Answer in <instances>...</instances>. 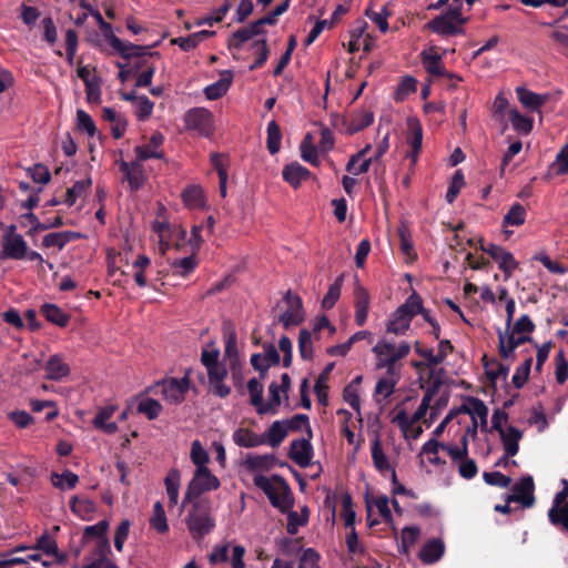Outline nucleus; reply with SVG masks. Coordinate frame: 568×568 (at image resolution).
<instances>
[{"instance_id":"bb28decb","label":"nucleus","mask_w":568,"mask_h":568,"mask_svg":"<svg viewBox=\"0 0 568 568\" xmlns=\"http://www.w3.org/2000/svg\"><path fill=\"white\" fill-rule=\"evenodd\" d=\"M233 81V73L230 70H225L221 73V79L216 82L207 85L204 89V94L207 100H217L223 97L230 89Z\"/></svg>"},{"instance_id":"58836bf2","label":"nucleus","mask_w":568,"mask_h":568,"mask_svg":"<svg viewBox=\"0 0 568 568\" xmlns=\"http://www.w3.org/2000/svg\"><path fill=\"white\" fill-rule=\"evenodd\" d=\"M310 517V509L307 506H304L301 509V513L291 510L287 514V526L286 530L290 535H295L298 531V528L307 525Z\"/></svg>"},{"instance_id":"4c0bfd02","label":"nucleus","mask_w":568,"mask_h":568,"mask_svg":"<svg viewBox=\"0 0 568 568\" xmlns=\"http://www.w3.org/2000/svg\"><path fill=\"white\" fill-rule=\"evenodd\" d=\"M172 274L181 277L189 276L197 266L195 255L178 258L171 262Z\"/></svg>"},{"instance_id":"c85d7f7f","label":"nucleus","mask_w":568,"mask_h":568,"mask_svg":"<svg viewBox=\"0 0 568 568\" xmlns=\"http://www.w3.org/2000/svg\"><path fill=\"white\" fill-rule=\"evenodd\" d=\"M71 511L82 520H91L97 510L95 503L89 498L73 496L70 499Z\"/></svg>"},{"instance_id":"3c124183","label":"nucleus","mask_w":568,"mask_h":568,"mask_svg":"<svg viewBox=\"0 0 568 568\" xmlns=\"http://www.w3.org/2000/svg\"><path fill=\"white\" fill-rule=\"evenodd\" d=\"M281 129L273 120L267 124V150L271 154H275L281 148Z\"/></svg>"},{"instance_id":"de8ad7c7","label":"nucleus","mask_w":568,"mask_h":568,"mask_svg":"<svg viewBox=\"0 0 568 568\" xmlns=\"http://www.w3.org/2000/svg\"><path fill=\"white\" fill-rule=\"evenodd\" d=\"M91 184V179L77 181L71 187L67 190V196L64 202L69 206H72L75 203V201L90 189Z\"/></svg>"},{"instance_id":"5fc2aeb1","label":"nucleus","mask_w":568,"mask_h":568,"mask_svg":"<svg viewBox=\"0 0 568 568\" xmlns=\"http://www.w3.org/2000/svg\"><path fill=\"white\" fill-rule=\"evenodd\" d=\"M298 351L303 359L311 361L313 358L314 349L312 343V332L302 329L298 336Z\"/></svg>"},{"instance_id":"6e6552de","label":"nucleus","mask_w":568,"mask_h":568,"mask_svg":"<svg viewBox=\"0 0 568 568\" xmlns=\"http://www.w3.org/2000/svg\"><path fill=\"white\" fill-rule=\"evenodd\" d=\"M160 388L163 398L173 405L181 404L190 389V371L187 369L182 378H163L155 384Z\"/></svg>"},{"instance_id":"6ab92c4d","label":"nucleus","mask_w":568,"mask_h":568,"mask_svg":"<svg viewBox=\"0 0 568 568\" xmlns=\"http://www.w3.org/2000/svg\"><path fill=\"white\" fill-rule=\"evenodd\" d=\"M425 28L439 36H456L464 33V29L453 21L449 16L440 14L430 20Z\"/></svg>"},{"instance_id":"774afa93","label":"nucleus","mask_w":568,"mask_h":568,"mask_svg":"<svg viewBox=\"0 0 568 568\" xmlns=\"http://www.w3.org/2000/svg\"><path fill=\"white\" fill-rule=\"evenodd\" d=\"M549 38L560 47V51L568 57V27L560 26L549 33Z\"/></svg>"},{"instance_id":"5701e85b","label":"nucleus","mask_w":568,"mask_h":568,"mask_svg":"<svg viewBox=\"0 0 568 568\" xmlns=\"http://www.w3.org/2000/svg\"><path fill=\"white\" fill-rule=\"evenodd\" d=\"M374 121V113L368 109H361L352 112L348 116L346 134H354L371 125Z\"/></svg>"},{"instance_id":"a878e982","label":"nucleus","mask_w":568,"mask_h":568,"mask_svg":"<svg viewBox=\"0 0 568 568\" xmlns=\"http://www.w3.org/2000/svg\"><path fill=\"white\" fill-rule=\"evenodd\" d=\"M233 442L244 448H254L265 444L263 435L254 433L248 428H237L232 435Z\"/></svg>"},{"instance_id":"e433bc0d","label":"nucleus","mask_w":568,"mask_h":568,"mask_svg":"<svg viewBox=\"0 0 568 568\" xmlns=\"http://www.w3.org/2000/svg\"><path fill=\"white\" fill-rule=\"evenodd\" d=\"M40 312L47 321L60 327H65L69 324L70 316L54 304L42 305Z\"/></svg>"},{"instance_id":"1a4fd4ad","label":"nucleus","mask_w":568,"mask_h":568,"mask_svg":"<svg viewBox=\"0 0 568 568\" xmlns=\"http://www.w3.org/2000/svg\"><path fill=\"white\" fill-rule=\"evenodd\" d=\"M184 123L187 130L196 131L203 136L213 132V114L205 108H193L184 114Z\"/></svg>"},{"instance_id":"0eeeda50","label":"nucleus","mask_w":568,"mask_h":568,"mask_svg":"<svg viewBox=\"0 0 568 568\" xmlns=\"http://www.w3.org/2000/svg\"><path fill=\"white\" fill-rule=\"evenodd\" d=\"M220 479L209 468H196L187 484L182 507L185 508L190 499H203V494L220 488Z\"/></svg>"},{"instance_id":"dca6fc26","label":"nucleus","mask_w":568,"mask_h":568,"mask_svg":"<svg viewBox=\"0 0 568 568\" xmlns=\"http://www.w3.org/2000/svg\"><path fill=\"white\" fill-rule=\"evenodd\" d=\"M141 162L142 161H139L138 159L132 162H126L124 160L119 162V168L123 173V179L128 181L131 190L133 191L139 190L144 182L143 165Z\"/></svg>"},{"instance_id":"473e14b6","label":"nucleus","mask_w":568,"mask_h":568,"mask_svg":"<svg viewBox=\"0 0 568 568\" xmlns=\"http://www.w3.org/2000/svg\"><path fill=\"white\" fill-rule=\"evenodd\" d=\"M165 489L169 497V506L173 507L179 503V490L181 485V474L178 469H171L165 479Z\"/></svg>"},{"instance_id":"338daca9","label":"nucleus","mask_w":568,"mask_h":568,"mask_svg":"<svg viewBox=\"0 0 568 568\" xmlns=\"http://www.w3.org/2000/svg\"><path fill=\"white\" fill-rule=\"evenodd\" d=\"M134 105V113L140 121H145L149 119L154 108V103L145 95L139 97Z\"/></svg>"},{"instance_id":"e2e57ef3","label":"nucleus","mask_w":568,"mask_h":568,"mask_svg":"<svg viewBox=\"0 0 568 568\" xmlns=\"http://www.w3.org/2000/svg\"><path fill=\"white\" fill-rule=\"evenodd\" d=\"M77 125L79 130L85 132L90 138L94 136L97 133L93 119L83 110L77 111Z\"/></svg>"},{"instance_id":"c756f323","label":"nucleus","mask_w":568,"mask_h":568,"mask_svg":"<svg viewBox=\"0 0 568 568\" xmlns=\"http://www.w3.org/2000/svg\"><path fill=\"white\" fill-rule=\"evenodd\" d=\"M460 410L473 417L474 428L477 427L476 418H479L483 428L487 426L488 408L481 399L471 397L469 405H462Z\"/></svg>"},{"instance_id":"423d86ee","label":"nucleus","mask_w":568,"mask_h":568,"mask_svg":"<svg viewBox=\"0 0 568 568\" xmlns=\"http://www.w3.org/2000/svg\"><path fill=\"white\" fill-rule=\"evenodd\" d=\"M420 311V296L413 292L408 298L396 308L386 325V332L395 335H404L410 327L412 320Z\"/></svg>"},{"instance_id":"9d476101","label":"nucleus","mask_w":568,"mask_h":568,"mask_svg":"<svg viewBox=\"0 0 568 568\" xmlns=\"http://www.w3.org/2000/svg\"><path fill=\"white\" fill-rule=\"evenodd\" d=\"M284 302L287 308L280 315V323L284 328L300 325L304 321L302 298L292 291H287L284 295Z\"/></svg>"},{"instance_id":"4468645a","label":"nucleus","mask_w":568,"mask_h":568,"mask_svg":"<svg viewBox=\"0 0 568 568\" xmlns=\"http://www.w3.org/2000/svg\"><path fill=\"white\" fill-rule=\"evenodd\" d=\"M354 320L357 326H363L368 317L371 307V295L368 291L356 282L354 287Z\"/></svg>"},{"instance_id":"2f4dec72","label":"nucleus","mask_w":568,"mask_h":568,"mask_svg":"<svg viewBox=\"0 0 568 568\" xmlns=\"http://www.w3.org/2000/svg\"><path fill=\"white\" fill-rule=\"evenodd\" d=\"M519 102L530 111H537L546 102L547 95L537 94L524 87L516 89Z\"/></svg>"},{"instance_id":"c9c22d12","label":"nucleus","mask_w":568,"mask_h":568,"mask_svg":"<svg viewBox=\"0 0 568 568\" xmlns=\"http://www.w3.org/2000/svg\"><path fill=\"white\" fill-rule=\"evenodd\" d=\"M276 457L273 454L266 455H247L245 466L248 470H270L274 467Z\"/></svg>"},{"instance_id":"a19ab883","label":"nucleus","mask_w":568,"mask_h":568,"mask_svg":"<svg viewBox=\"0 0 568 568\" xmlns=\"http://www.w3.org/2000/svg\"><path fill=\"white\" fill-rule=\"evenodd\" d=\"M150 526L160 534H164L169 530L165 510L161 501H156L153 505L152 516L150 517Z\"/></svg>"},{"instance_id":"7c9ffc66","label":"nucleus","mask_w":568,"mask_h":568,"mask_svg":"<svg viewBox=\"0 0 568 568\" xmlns=\"http://www.w3.org/2000/svg\"><path fill=\"white\" fill-rule=\"evenodd\" d=\"M45 377L51 381H59L68 376L70 367L65 364L62 357L58 354L50 356L45 364Z\"/></svg>"},{"instance_id":"2eb2a0df","label":"nucleus","mask_w":568,"mask_h":568,"mask_svg":"<svg viewBox=\"0 0 568 568\" xmlns=\"http://www.w3.org/2000/svg\"><path fill=\"white\" fill-rule=\"evenodd\" d=\"M288 457L302 468L311 465L313 446L311 438L295 439L290 445Z\"/></svg>"},{"instance_id":"69168bd1","label":"nucleus","mask_w":568,"mask_h":568,"mask_svg":"<svg viewBox=\"0 0 568 568\" xmlns=\"http://www.w3.org/2000/svg\"><path fill=\"white\" fill-rule=\"evenodd\" d=\"M555 375L558 384L562 385L568 379V361L562 351H559L555 357Z\"/></svg>"},{"instance_id":"7ed1b4c3","label":"nucleus","mask_w":568,"mask_h":568,"mask_svg":"<svg viewBox=\"0 0 568 568\" xmlns=\"http://www.w3.org/2000/svg\"><path fill=\"white\" fill-rule=\"evenodd\" d=\"M201 363L206 369L213 394L221 398L229 396L231 388L224 384V379L227 377V369L220 362V351L217 348L202 349Z\"/></svg>"},{"instance_id":"412c9836","label":"nucleus","mask_w":568,"mask_h":568,"mask_svg":"<svg viewBox=\"0 0 568 568\" xmlns=\"http://www.w3.org/2000/svg\"><path fill=\"white\" fill-rule=\"evenodd\" d=\"M445 554V544L442 539L433 538L428 540L419 550L418 558L427 565L435 564L442 559Z\"/></svg>"},{"instance_id":"8fccbe9b","label":"nucleus","mask_w":568,"mask_h":568,"mask_svg":"<svg viewBox=\"0 0 568 568\" xmlns=\"http://www.w3.org/2000/svg\"><path fill=\"white\" fill-rule=\"evenodd\" d=\"M224 357L229 359L231 369H235L240 363L235 333H230L225 338Z\"/></svg>"},{"instance_id":"c03bdc74","label":"nucleus","mask_w":568,"mask_h":568,"mask_svg":"<svg viewBox=\"0 0 568 568\" xmlns=\"http://www.w3.org/2000/svg\"><path fill=\"white\" fill-rule=\"evenodd\" d=\"M280 390L281 388L277 383H271L268 386L270 398L267 403H263V406H261L260 415L275 414L277 412V407L281 405Z\"/></svg>"},{"instance_id":"f03ea898","label":"nucleus","mask_w":568,"mask_h":568,"mask_svg":"<svg viewBox=\"0 0 568 568\" xmlns=\"http://www.w3.org/2000/svg\"><path fill=\"white\" fill-rule=\"evenodd\" d=\"M253 483L267 496L270 503L281 511H286L293 507L292 491L283 477L274 475L268 478L262 474H256Z\"/></svg>"},{"instance_id":"4d7b16f0","label":"nucleus","mask_w":568,"mask_h":568,"mask_svg":"<svg viewBox=\"0 0 568 568\" xmlns=\"http://www.w3.org/2000/svg\"><path fill=\"white\" fill-rule=\"evenodd\" d=\"M548 519L551 525L568 531V505L560 508H549Z\"/></svg>"},{"instance_id":"a18cd8bd","label":"nucleus","mask_w":568,"mask_h":568,"mask_svg":"<svg viewBox=\"0 0 568 568\" xmlns=\"http://www.w3.org/2000/svg\"><path fill=\"white\" fill-rule=\"evenodd\" d=\"M526 215V209L521 204L516 203L511 205L509 211L505 214L503 225L520 226L525 223Z\"/></svg>"},{"instance_id":"cd10ccee","label":"nucleus","mask_w":568,"mask_h":568,"mask_svg":"<svg viewBox=\"0 0 568 568\" xmlns=\"http://www.w3.org/2000/svg\"><path fill=\"white\" fill-rule=\"evenodd\" d=\"M115 407L114 406H105L99 408V410L95 414V417L92 420V425L97 428L102 430L105 434H114L118 432V425L114 422H108L114 414Z\"/></svg>"},{"instance_id":"b1692460","label":"nucleus","mask_w":568,"mask_h":568,"mask_svg":"<svg viewBox=\"0 0 568 568\" xmlns=\"http://www.w3.org/2000/svg\"><path fill=\"white\" fill-rule=\"evenodd\" d=\"M500 440L507 456H515L519 450V442L523 438V432L515 426H508L506 429L498 432Z\"/></svg>"},{"instance_id":"6e6d98bb","label":"nucleus","mask_w":568,"mask_h":568,"mask_svg":"<svg viewBox=\"0 0 568 568\" xmlns=\"http://www.w3.org/2000/svg\"><path fill=\"white\" fill-rule=\"evenodd\" d=\"M311 134H307L305 136V139L303 140V142L301 143V158L314 165V166H318L320 165V160H318V154H317V150L316 148L311 143Z\"/></svg>"},{"instance_id":"603ef678","label":"nucleus","mask_w":568,"mask_h":568,"mask_svg":"<svg viewBox=\"0 0 568 568\" xmlns=\"http://www.w3.org/2000/svg\"><path fill=\"white\" fill-rule=\"evenodd\" d=\"M398 381L399 374L387 375L384 378H379L375 386V395H382L384 398H388L394 393Z\"/></svg>"},{"instance_id":"f704fd0d","label":"nucleus","mask_w":568,"mask_h":568,"mask_svg":"<svg viewBox=\"0 0 568 568\" xmlns=\"http://www.w3.org/2000/svg\"><path fill=\"white\" fill-rule=\"evenodd\" d=\"M265 437V444H268L272 447H277L287 436V427H285V423L283 420H275L268 427L265 434H262Z\"/></svg>"},{"instance_id":"f257e3e1","label":"nucleus","mask_w":568,"mask_h":568,"mask_svg":"<svg viewBox=\"0 0 568 568\" xmlns=\"http://www.w3.org/2000/svg\"><path fill=\"white\" fill-rule=\"evenodd\" d=\"M184 523L193 539L200 540L215 528L210 498L190 499Z\"/></svg>"},{"instance_id":"09e8293b","label":"nucleus","mask_w":568,"mask_h":568,"mask_svg":"<svg viewBox=\"0 0 568 568\" xmlns=\"http://www.w3.org/2000/svg\"><path fill=\"white\" fill-rule=\"evenodd\" d=\"M190 457L196 468H209L207 463L210 462V456L200 440L196 439L192 442Z\"/></svg>"},{"instance_id":"680f3d73","label":"nucleus","mask_w":568,"mask_h":568,"mask_svg":"<svg viewBox=\"0 0 568 568\" xmlns=\"http://www.w3.org/2000/svg\"><path fill=\"white\" fill-rule=\"evenodd\" d=\"M420 535V529L417 526L405 527L402 530V545L403 552L407 554L415 545Z\"/></svg>"},{"instance_id":"052dcab7","label":"nucleus","mask_w":568,"mask_h":568,"mask_svg":"<svg viewBox=\"0 0 568 568\" xmlns=\"http://www.w3.org/2000/svg\"><path fill=\"white\" fill-rule=\"evenodd\" d=\"M398 236L400 240L402 252L408 258H414L416 256L415 251H414V244H413L410 232L406 225H400L398 227Z\"/></svg>"},{"instance_id":"37998d69","label":"nucleus","mask_w":568,"mask_h":568,"mask_svg":"<svg viewBox=\"0 0 568 568\" xmlns=\"http://www.w3.org/2000/svg\"><path fill=\"white\" fill-rule=\"evenodd\" d=\"M79 481V477L71 470H64L62 474L53 473L51 475V483L54 487L64 490L73 489Z\"/></svg>"},{"instance_id":"49530a36","label":"nucleus","mask_w":568,"mask_h":568,"mask_svg":"<svg viewBox=\"0 0 568 568\" xmlns=\"http://www.w3.org/2000/svg\"><path fill=\"white\" fill-rule=\"evenodd\" d=\"M509 120L514 130L519 133L528 134L532 130V120L519 113L516 109L509 111Z\"/></svg>"},{"instance_id":"a211bd4d","label":"nucleus","mask_w":568,"mask_h":568,"mask_svg":"<svg viewBox=\"0 0 568 568\" xmlns=\"http://www.w3.org/2000/svg\"><path fill=\"white\" fill-rule=\"evenodd\" d=\"M164 142V136L161 132H154L148 144L135 146L134 153L139 161H145L149 159H162L164 153L161 146Z\"/></svg>"},{"instance_id":"20e7f679","label":"nucleus","mask_w":568,"mask_h":568,"mask_svg":"<svg viewBox=\"0 0 568 568\" xmlns=\"http://www.w3.org/2000/svg\"><path fill=\"white\" fill-rule=\"evenodd\" d=\"M372 351L376 356V368H385L387 375H398L399 368H397L396 363L409 354L410 344L400 342L395 345L387 339H381Z\"/></svg>"},{"instance_id":"ea45409f","label":"nucleus","mask_w":568,"mask_h":568,"mask_svg":"<svg viewBox=\"0 0 568 568\" xmlns=\"http://www.w3.org/2000/svg\"><path fill=\"white\" fill-rule=\"evenodd\" d=\"M444 444L432 438L422 446V455H426L429 464L442 467L446 464L444 459L438 456V450L443 449Z\"/></svg>"},{"instance_id":"393cba45","label":"nucleus","mask_w":568,"mask_h":568,"mask_svg":"<svg viewBox=\"0 0 568 568\" xmlns=\"http://www.w3.org/2000/svg\"><path fill=\"white\" fill-rule=\"evenodd\" d=\"M283 179L294 189L311 176V172L298 162H293L284 166L282 172Z\"/></svg>"},{"instance_id":"f3484780","label":"nucleus","mask_w":568,"mask_h":568,"mask_svg":"<svg viewBox=\"0 0 568 568\" xmlns=\"http://www.w3.org/2000/svg\"><path fill=\"white\" fill-rule=\"evenodd\" d=\"M28 253V244L23 236L2 237V258L24 260Z\"/></svg>"},{"instance_id":"aec40b11","label":"nucleus","mask_w":568,"mask_h":568,"mask_svg":"<svg viewBox=\"0 0 568 568\" xmlns=\"http://www.w3.org/2000/svg\"><path fill=\"white\" fill-rule=\"evenodd\" d=\"M422 62L425 70L433 77H447L450 80L462 81V78L449 73L443 65L442 57L436 53H422Z\"/></svg>"},{"instance_id":"0e129e2a","label":"nucleus","mask_w":568,"mask_h":568,"mask_svg":"<svg viewBox=\"0 0 568 568\" xmlns=\"http://www.w3.org/2000/svg\"><path fill=\"white\" fill-rule=\"evenodd\" d=\"M465 185L464 174L460 170H457L450 181L446 193V201L453 203L459 194L462 187Z\"/></svg>"},{"instance_id":"864d4df0","label":"nucleus","mask_w":568,"mask_h":568,"mask_svg":"<svg viewBox=\"0 0 568 568\" xmlns=\"http://www.w3.org/2000/svg\"><path fill=\"white\" fill-rule=\"evenodd\" d=\"M342 284L343 275L338 276L335 280V282L328 287V291L322 301L323 308L331 310L336 304L341 296Z\"/></svg>"},{"instance_id":"4be33fe9","label":"nucleus","mask_w":568,"mask_h":568,"mask_svg":"<svg viewBox=\"0 0 568 568\" xmlns=\"http://www.w3.org/2000/svg\"><path fill=\"white\" fill-rule=\"evenodd\" d=\"M407 136L406 141L412 148V153L409 156L412 158L413 163L417 161V155L422 149L423 143V129L420 122L417 119H408L407 120Z\"/></svg>"},{"instance_id":"bf43d9fd","label":"nucleus","mask_w":568,"mask_h":568,"mask_svg":"<svg viewBox=\"0 0 568 568\" xmlns=\"http://www.w3.org/2000/svg\"><path fill=\"white\" fill-rule=\"evenodd\" d=\"M138 412L144 414L149 419H155L162 412V405L153 399L146 398L139 403Z\"/></svg>"},{"instance_id":"ddd939ff","label":"nucleus","mask_w":568,"mask_h":568,"mask_svg":"<svg viewBox=\"0 0 568 568\" xmlns=\"http://www.w3.org/2000/svg\"><path fill=\"white\" fill-rule=\"evenodd\" d=\"M280 361V354L273 344L264 345V353H255L251 356V365L260 372L262 378L265 377L268 368L277 365Z\"/></svg>"},{"instance_id":"79ce46f5","label":"nucleus","mask_w":568,"mask_h":568,"mask_svg":"<svg viewBox=\"0 0 568 568\" xmlns=\"http://www.w3.org/2000/svg\"><path fill=\"white\" fill-rule=\"evenodd\" d=\"M372 459L375 468L379 473L387 471L392 468L386 454L383 450L381 440L376 437L372 443Z\"/></svg>"},{"instance_id":"9b49d317","label":"nucleus","mask_w":568,"mask_h":568,"mask_svg":"<svg viewBox=\"0 0 568 568\" xmlns=\"http://www.w3.org/2000/svg\"><path fill=\"white\" fill-rule=\"evenodd\" d=\"M481 250L489 254L498 264L499 268L504 272L505 281L509 280L514 271L518 267V262L515 260L513 253L494 243H489L486 246L481 245Z\"/></svg>"},{"instance_id":"72a5a7b5","label":"nucleus","mask_w":568,"mask_h":568,"mask_svg":"<svg viewBox=\"0 0 568 568\" xmlns=\"http://www.w3.org/2000/svg\"><path fill=\"white\" fill-rule=\"evenodd\" d=\"M79 237V233L70 231L49 233L43 237L42 245L45 247H58L59 250H62L67 243Z\"/></svg>"},{"instance_id":"39448f33","label":"nucleus","mask_w":568,"mask_h":568,"mask_svg":"<svg viewBox=\"0 0 568 568\" xmlns=\"http://www.w3.org/2000/svg\"><path fill=\"white\" fill-rule=\"evenodd\" d=\"M92 17L95 19L100 29L103 31L105 40L110 44V47L114 50V52H116L124 59L142 58L146 54L159 55L158 52H149L150 47L123 42L112 32L111 24L104 21L100 11L92 10Z\"/></svg>"},{"instance_id":"f8f14e48","label":"nucleus","mask_w":568,"mask_h":568,"mask_svg":"<svg viewBox=\"0 0 568 568\" xmlns=\"http://www.w3.org/2000/svg\"><path fill=\"white\" fill-rule=\"evenodd\" d=\"M535 484L531 476L521 477L514 486L513 494L506 497L508 503H519L524 508H530L535 504Z\"/></svg>"},{"instance_id":"13d9d810","label":"nucleus","mask_w":568,"mask_h":568,"mask_svg":"<svg viewBox=\"0 0 568 568\" xmlns=\"http://www.w3.org/2000/svg\"><path fill=\"white\" fill-rule=\"evenodd\" d=\"M247 390L251 396V404L256 407V412L260 414V408L263 406V385L256 378H251L247 382Z\"/></svg>"}]
</instances>
